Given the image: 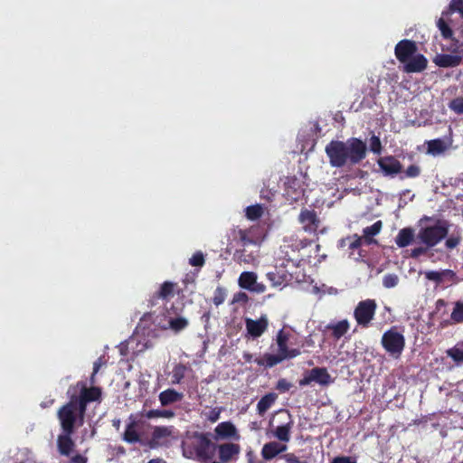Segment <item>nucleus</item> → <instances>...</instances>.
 I'll list each match as a JSON object with an SVG mask.
<instances>
[{"label":"nucleus","instance_id":"nucleus-1","mask_svg":"<svg viewBox=\"0 0 463 463\" xmlns=\"http://www.w3.org/2000/svg\"><path fill=\"white\" fill-rule=\"evenodd\" d=\"M96 374L92 372L90 385L85 381H78L67 390L68 402L57 411L56 416L61 433L57 436V451L61 456H70L75 447L73 435L85 423L88 407L92 403L102 402V388L96 386Z\"/></svg>","mask_w":463,"mask_h":463},{"label":"nucleus","instance_id":"nucleus-2","mask_svg":"<svg viewBox=\"0 0 463 463\" xmlns=\"http://www.w3.org/2000/svg\"><path fill=\"white\" fill-rule=\"evenodd\" d=\"M333 167H343L346 165L360 164L367 155V146L364 141L357 137H350L345 142L339 140L330 141L325 149Z\"/></svg>","mask_w":463,"mask_h":463},{"label":"nucleus","instance_id":"nucleus-3","mask_svg":"<svg viewBox=\"0 0 463 463\" xmlns=\"http://www.w3.org/2000/svg\"><path fill=\"white\" fill-rule=\"evenodd\" d=\"M211 437L210 432H187L181 442L183 456L201 463L211 461L216 451V444Z\"/></svg>","mask_w":463,"mask_h":463},{"label":"nucleus","instance_id":"nucleus-4","mask_svg":"<svg viewBox=\"0 0 463 463\" xmlns=\"http://www.w3.org/2000/svg\"><path fill=\"white\" fill-rule=\"evenodd\" d=\"M449 228L447 221L438 220L434 225L421 228L416 236L417 241L427 248H433L447 237Z\"/></svg>","mask_w":463,"mask_h":463},{"label":"nucleus","instance_id":"nucleus-5","mask_svg":"<svg viewBox=\"0 0 463 463\" xmlns=\"http://www.w3.org/2000/svg\"><path fill=\"white\" fill-rule=\"evenodd\" d=\"M381 344L386 353L393 358H399L405 348V337L396 326H392L383 334Z\"/></svg>","mask_w":463,"mask_h":463},{"label":"nucleus","instance_id":"nucleus-6","mask_svg":"<svg viewBox=\"0 0 463 463\" xmlns=\"http://www.w3.org/2000/svg\"><path fill=\"white\" fill-rule=\"evenodd\" d=\"M377 304L374 299L367 298L360 301L354 310V317L358 326L368 328L374 318Z\"/></svg>","mask_w":463,"mask_h":463},{"label":"nucleus","instance_id":"nucleus-7","mask_svg":"<svg viewBox=\"0 0 463 463\" xmlns=\"http://www.w3.org/2000/svg\"><path fill=\"white\" fill-rule=\"evenodd\" d=\"M362 245V240L358 234L347 236L338 241V247H347L349 258L355 261L363 260L366 256V251L361 249Z\"/></svg>","mask_w":463,"mask_h":463},{"label":"nucleus","instance_id":"nucleus-8","mask_svg":"<svg viewBox=\"0 0 463 463\" xmlns=\"http://www.w3.org/2000/svg\"><path fill=\"white\" fill-rule=\"evenodd\" d=\"M174 426H156L153 429L148 446L151 449L168 447L170 439L174 438Z\"/></svg>","mask_w":463,"mask_h":463},{"label":"nucleus","instance_id":"nucleus-9","mask_svg":"<svg viewBox=\"0 0 463 463\" xmlns=\"http://www.w3.org/2000/svg\"><path fill=\"white\" fill-rule=\"evenodd\" d=\"M317 383L320 385H328L331 383V376L325 367H315L306 371L303 378L298 381L299 386H307L311 383Z\"/></svg>","mask_w":463,"mask_h":463},{"label":"nucleus","instance_id":"nucleus-10","mask_svg":"<svg viewBox=\"0 0 463 463\" xmlns=\"http://www.w3.org/2000/svg\"><path fill=\"white\" fill-rule=\"evenodd\" d=\"M301 354L299 348H288L283 355H274L273 354L266 353L261 358L255 360V363L260 366L271 368L284 360L293 359Z\"/></svg>","mask_w":463,"mask_h":463},{"label":"nucleus","instance_id":"nucleus-11","mask_svg":"<svg viewBox=\"0 0 463 463\" xmlns=\"http://www.w3.org/2000/svg\"><path fill=\"white\" fill-rule=\"evenodd\" d=\"M298 222L302 229L309 234H317L321 221L316 211L304 208L298 215Z\"/></svg>","mask_w":463,"mask_h":463},{"label":"nucleus","instance_id":"nucleus-12","mask_svg":"<svg viewBox=\"0 0 463 463\" xmlns=\"http://www.w3.org/2000/svg\"><path fill=\"white\" fill-rule=\"evenodd\" d=\"M377 165L384 176L393 177L402 171V163L393 156L380 157Z\"/></svg>","mask_w":463,"mask_h":463},{"label":"nucleus","instance_id":"nucleus-13","mask_svg":"<svg viewBox=\"0 0 463 463\" xmlns=\"http://www.w3.org/2000/svg\"><path fill=\"white\" fill-rule=\"evenodd\" d=\"M417 51L418 46L414 41L403 39L395 45L394 54L401 63H405Z\"/></svg>","mask_w":463,"mask_h":463},{"label":"nucleus","instance_id":"nucleus-14","mask_svg":"<svg viewBox=\"0 0 463 463\" xmlns=\"http://www.w3.org/2000/svg\"><path fill=\"white\" fill-rule=\"evenodd\" d=\"M245 326L247 333L252 338H258L261 336L269 326V320L266 315H262L259 319H245Z\"/></svg>","mask_w":463,"mask_h":463},{"label":"nucleus","instance_id":"nucleus-15","mask_svg":"<svg viewBox=\"0 0 463 463\" xmlns=\"http://www.w3.org/2000/svg\"><path fill=\"white\" fill-rule=\"evenodd\" d=\"M219 459L227 463L235 460L241 453V446L237 443L226 442L216 445Z\"/></svg>","mask_w":463,"mask_h":463},{"label":"nucleus","instance_id":"nucleus-16","mask_svg":"<svg viewBox=\"0 0 463 463\" xmlns=\"http://www.w3.org/2000/svg\"><path fill=\"white\" fill-rule=\"evenodd\" d=\"M122 439L128 444L141 442L139 422L136 420L132 415L129 417V421L126 425L125 431L122 434Z\"/></svg>","mask_w":463,"mask_h":463},{"label":"nucleus","instance_id":"nucleus-17","mask_svg":"<svg viewBox=\"0 0 463 463\" xmlns=\"http://www.w3.org/2000/svg\"><path fill=\"white\" fill-rule=\"evenodd\" d=\"M214 432L217 439H232L234 440H239L241 439L235 425L231 421H222L219 423L215 427Z\"/></svg>","mask_w":463,"mask_h":463},{"label":"nucleus","instance_id":"nucleus-18","mask_svg":"<svg viewBox=\"0 0 463 463\" xmlns=\"http://www.w3.org/2000/svg\"><path fill=\"white\" fill-rule=\"evenodd\" d=\"M403 64L404 71L407 73L421 72L427 68L428 60L423 54L415 53Z\"/></svg>","mask_w":463,"mask_h":463},{"label":"nucleus","instance_id":"nucleus-19","mask_svg":"<svg viewBox=\"0 0 463 463\" xmlns=\"http://www.w3.org/2000/svg\"><path fill=\"white\" fill-rule=\"evenodd\" d=\"M257 249L243 248L238 249L233 254V260L239 264L254 265L258 258Z\"/></svg>","mask_w":463,"mask_h":463},{"label":"nucleus","instance_id":"nucleus-20","mask_svg":"<svg viewBox=\"0 0 463 463\" xmlns=\"http://www.w3.org/2000/svg\"><path fill=\"white\" fill-rule=\"evenodd\" d=\"M256 229L250 228L246 230H239V243L243 248H250L253 249L259 248V238L256 236Z\"/></svg>","mask_w":463,"mask_h":463},{"label":"nucleus","instance_id":"nucleus-21","mask_svg":"<svg viewBox=\"0 0 463 463\" xmlns=\"http://www.w3.org/2000/svg\"><path fill=\"white\" fill-rule=\"evenodd\" d=\"M427 153L434 156H439L446 152L452 145V138L449 137L448 140L441 138H435L427 141Z\"/></svg>","mask_w":463,"mask_h":463},{"label":"nucleus","instance_id":"nucleus-22","mask_svg":"<svg viewBox=\"0 0 463 463\" xmlns=\"http://www.w3.org/2000/svg\"><path fill=\"white\" fill-rule=\"evenodd\" d=\"M433 62L440 68H454L462 63V57L459 55L439 53L433 58Z\"/></svg>","mask_w":463,"mask_h":463},{"label":"nucleus","instance_id":"nucleus-23","mask_svg":"<svg viewBox=\"0 0 463 463\" xmlns=\"http://www.w3.org/2000/svg\"><path fill=\"white\" fill-rule=\"evenodd\" d=\"M175 283L171 281H165L159 288V289L152 296L150 302L151 305L156 304V299L168 300L175 296Z\"/></svg>","mask_w":463,"mask_h":463},{"label":"nucleus","instance_id":"nucleus-24","mask_svg":"<svg viewBox=\"0 0 463 463\" xmlns=\"http://www.w3.org/2000/svg\"><path fill=\"white\" fill-rule=\"evenodd\" d=\"M287 449L286 445L280 444L276 441H271L269 443H266L262 449H261V455L264 459L269 460L275 458L279 453L285 451Z\"/></svg>","mask_w":463,"mask_h":463},{"label":"nucleus","instance_id":"nucleus-25","mask_svg":"<svg viewBox=\"0 0 463 463\" xmlns=\"http://www.w3.org/2000/svg\"><path fill=\"white\" fill-rule=\"evenodd\" d=\"M428 280L436 282L438 285L442 283L445 279L452 280L456 277V273L451 269H443L441 271L428 270L424 273Z\"/></svg>","mask_w":463,"mask_h":463},{"label":"nucleus","instance_id":"nucleus-26","mask_svg":"<svg viewBox=\"0 0 463 463\" xmlns=\"http://www.w3.org/2000/svg\"><path fill=\"white\" fill-rule=\"evenodd\" d=\"M461 323H463V300H458L454 303V307L450 314V319L442 322L441 326L444 327L449 325Z\"/></svg>","mask_w":463,"mask_h":463},{"label":"nucleus","instance_id":"nucleus-27","mask_svg":"<svg viewBox=\"0 0 463 463\" xmlns=\"http://www.w3.org/2000/svg\"><path fill=\"white\" fill-rule=\"evenodd\" d=\"M350 325L347 319H343L335 324H328L326 328L332 331L331 335L338 340L349 330Z\"/></svg>","mask_w":463,"mask_h":463},{"label":"nucleus","instance_id":"nucleus-28","mask_svg":"<svg viewBox=\"0 0 463 463\" xmlns=\"http://www.w3.org/2000/svg\"><path fill=\"white\" fill-rule=\"evenodd\" d=\"M184 395L174 389H167L160 392L159 401L162 406H167L176 402H180Z\"/></svg>","mask_w":463,"mask_h":463},{"label":"nucleus","instance_id":"nucleus-29","mask_svg":"<svg viewBox=\"0 0 463 463\" xmlns=\"http://www.w3.org/2000/svg\"><path fill=\"white\" fill-rule=\"evenodd\" d=\"M257 274L253 271H243L238 279V284L241 288L253 290L257 281Z\"/></svg>","mask_w":463,"mask_h":463},{"label":"nucleus","instance_id":"nucleus-30","mask_svg":"<svg viewBox=\"0 0 463 463\" xmlns=\"http://www.w3.org/2000/svg\"><path fill=\"white\" fill-rule=\"evenodd\" d=\"M277 398L278 395L274 392H269L262 396L257 404V411L259 415L263 416L276 402Z\"/></svg>","mask_w":463,"mask_h":463},{"label":"nucleus","instance_id":"nucleus-31","mask_svg":"<svg viewBox=\"0 0 463 463\" xmlns=\"http://www.w3.org/2000/svg\"><path fill=\"white\" fill-rule=\"evenodd\" d=\"M290 337V334L286 332L284 329H280L278 331L276 335V344L278 345V354H273L274 355H283L285 352L288 349V343Z\"/></svg>","mask_w":463,"mask_h":463},{"label":"nucleus","instance_id":"nucleus-32","mask_svg":"<svg viewBox=\"0 0 463 463\" xmlns=\"http://www.w3.org/2000/svg\"><path fill=\"white\" fill-rule=\"evenodd\" d=\"M413 237V231L411 228H404L399 232L395 241L400 248H404L411 243Z\"/></svg>","mask_w":463,"mask_h":463},{"label":"nucleus","instance_id":"nucleus-33","mask_svg":"<svg viewBox=\"0 0 463 463\" xmlns=\"http://www.w3.org/2000/svg\"><path fill=\"white\" fill-rule=\"evenodd\" d=\"M293 426V420H290L288 423L277 427L275 430V437L283 442H288L290 439V431Z\"/></svg>","mask_w":463,"mask_h":463},{"label":"nucleus","instance_id":"nucleus-34","mask_svg":"<svg viewBox=\"0 0 463 463\" xmlns=\"http://www.w3.org/2000/svg\"><path fill=\"white\" fill-rule=\"evenodd\" d=\"M462 341L458 342L455 346L447 350V355L450 357L456 364H463V345Z\"/></svg>","mask_w":463,"mask_h":463},{"label":"nucleus","instance_id":"nucleus-35","mask_svg":"<svg viewBox=\"0 0 463 463\" xmlns=\"http://www.w3.org/2000/svg\"><path fill=\"white\" fill-rule=\"evenodd\" d=\"M175 412L171 410H149L146 412L145 416L147 419L165 418L171 419L175 417Z\"/></svg>","mask_w":463,"mask_h":463},{"label":"nucleus","instance_id":"nucleus-36","mask_svg":"<svg viewBox=\"0 0 463 463\" xmlns=\"http://www.w3.org/2000/svg\"><path fill=\"white\" fill-rule=\"evenodd\" d=\"M246 217L249 220L255 221L260 219L263 214V208L260 204L250 205L245 210Z\"/></svg>","mask_w":463,"mask_h":463},{"label":"nucleus","instance_id":"nucleus-37","mask_svg":"<svg viewBox=\"0 0 463 463\" xmlns=\"http://www.w3.org/2000/svg\"><path fill=\"white\" fill-rule=\"evenodd\" d=\"M437 26L440 31L441 36L444 39L449 40L453 37V30L450 28V26L448 24V23L445 21L443 17H440L437 21Z\"/></svg>","mask_w":463,"mask_h":463},{"label":"nucleus","instance_id":"nucleus-38","mask_svg":"<svg viewBox=\"0 0 463 463\" xmlns=\"http://www.w3.org/2000/svg\"><path fill=\"white\" fill-rule=\"evenodd\" d=\"M186 366L183 364H176L173 369L172 383L178 384L184 378Z\"/></svg>","mask_w":463,"mask_h":463},{"label":"nucleus","instance_id":"nucleus-39","mask_svg":"<svg viewBox=\"0 0 463 463\" xmlns=\"http://www.w3.org/2000/svg\"><path fill=\"white\" fill-rule=\"evenodd\" d=\"M169 326L175 332H179L188 326V321L184 317L171 318L169 320Z\"/></svg>","mask_w":463,"mask_h":463},{"label":"nucleus","instance_id":"nucleus-40","mask_svg":"<svg viewBox=\"0 0 463 463\" xmlns=\"http://www.w3.org/2000/svg\"><path fill=\"white\" fill-rule=\"evenodd\" d=\"M449 12H443L442 15H447L450 13H458L460 17L463 18V0H451L449 5Z\"/></svg>","mask_w":463,"mask_h":463},{"label":"nucleus","instance_id":"nucleus-41","mask_svg":"<svg viewBox=\"0 0 463 463\" xmlns=\"http://www.w3.org/2000/svg\"><path fill=\"white\" fill-rule=\"evenodd\" d=\"M226 297V289L222 287H217L213 293V303L218 307L225 301Z\"/></svg>","mask_w":463,"mask_h":463},{"label":"nucleus","instance_id":"nucleus-42","mask_svg":"<svg viewBox=\"0 0 463 463\" xmlns=\"http://www.w3.org/2000/svg\"><path fill=\"white\" fill-rule=\"evenodd\" d=\"M382 228H383L382 221H377L371 226H367V227L364 228L363 234L374 237L380 233Z\"/></svg>","mask_w":463,"mask_h":463},{"label":"nucleus","instance_id":"nucleus-43","mask_svg":"<svg viewBox=\"0 0 463 463\" xmlns=\"http://www.w3.org/2000/svg\"><path fill=\"white\" fill-rule=\"evenodd\" d=\"M449 108L458 115H463V97H457L449 103Z\"/></svg>","mask_w":463,"mask_h":463},{"label":"nucleus","instance_id":"nucleus-44","mask_svg":"<svg viewBox=\"0 0 463 463\" xmlns=\"http://www.w3.org/2000/svg\"><path fill=\"white\" fill-rule=\"evenodd\" d=\"M205 263L204 255L202 251H196L189 260V264L194 267H203Z\"/></svg>","mask_w":463,"mask_h":463},{"label":"nucleus","instance_id":"nucleus-45","mask_svg":"<svg viewBox=\"0 0 463 463\" xmlns=\"http://www.w3.org/2000/svg\"><path fill=\"white\" fill-rule=\"evenodd\" d=\"M399 282V278L396 274H386L383 278V285L387 288H394Z\"/></svg>","mask_w":463,"mask_h":463},{"label":"nucleus","instance_id":"nucleus-46","mask_svg":"<svg viewBox=\"0 0 463 463\" xmlns=\"http://www.w3.org/2000/svg\"><path fill=\"white\" fill-rule=\"evenodd\" d=\"M421 174V168L417 165H409L404 171V175L407 178H416Z\"/></svg>","mask_w":463,"mask_h":463},{"label":"nucleus","instance_id":"nucleus-47","mask_svg":"<svg viewBox=\"0 0 463 463\" xmlns=\"http://www.w3.org/2000/svg\"><path fill=\"white\" fill-rule=\"evenodd\" d=\"M369 146H370V150L373 153L377 154V155L381 154L382 149H383L380 138L374 135L370 138Z\"/></svg>","mask_w":463,"mask_h":463},{"label":"nucleus","instance_id":"nucleus-48","mask_svg":"<svg viewBox=\"0 0 463 463\" xmlns=\"http://www.w3.org/2000/svg\"><path fill=\"white\" fill-rule=\"evenodd\" d=\"M267 279L271 282L272 286H280L284 281V277L280 276L277 271L267 273Z\"/></svg>","mask_w":463,"mask_h":463},{"label":"nucleus","instance_id":"nucleus-49","mask_svg":"<svg viewBox=\"0 0 463 463\" xmlns=\"http://www.w3.org/2000/svg\"><path fill=\"white\" fill-rule=\"evenodd\" d=\"M74 448H76V446ZM74 450L75 449H73L70 456H65L66 458H70L69 463H88V458L86 456L80 453L72 455Z\"/></svg>","mask_w":463,"mask_h":463},{"label":"nucleus","instance_id":"nucleus-50","mask_svg":"<svg viewBox=\"0 0 463 463\" xmlns=\"http://www.w3.org/2000/svg\"><path fill=\"white\" fill-rule=\"evenodd\" d=\"M292 387V383H289L287 379L285 378H281L278 381L277 383V385H276V389L279 392H288L290 390V388Z\"/></svg>","mask_w":463,"mask_h":463},{"label":"nucleus","instance_id":"nucleus-51","mask_svg":"<svg viewBox=\"0 0 463 463\" xmlns=\"http://www.w3.org/2000/svg\"><path fill=\"white\" fill-rule=\"evenodd\" d=\"M460 242L459 236H451L446 240L445 245L448 249L452 250L456 248Z\"/></svg>","mask_w":463,"mask_h":463},{"label":"nucleus","instance_id":"nucleus-52","mask_svg":"<svg viewBox=\"0 0 463 463\" xmlns=\"http://www.w3.org/2000/svg\"><path fill=\"white\" fill-rule=\"evenodd\" d=\"M429 249L430 248H427V246H425V247H422V246L416 247V248L411 250V256L412 258H419L420 256L424 255Z\"/></svg>","mask_w":463,"mask_h":463},{"label":"nucleus","instance_id":"nucleus-53","mask_svg":"<svg viewBox=\"0 0 463 463\" xmlns=\"http://www.w3.org/2000/svg\"><path fill=\"white\" fill-rule=\"evenodd\" d=\"M284 458L287 463H307V461L300 460L293 453H288V454L284 455Z\"/></svg>","mask_w":463,"mask_h":463},{"label":"nucleus","instance_id":"nucleus-54","mask_svg":"<svg viewBox=\"0 0 463 463\" xmlns=\"http://www.w3.org/2000/svg\"><path fill=\"white\" fill-rule=\"evenodd\" d=\"M360 239L362 240V244L365 245H372V244H377V241L369 235H362L360 236Z\"/></svg>","mask_w":463,"mask_h":463},{"label":"nucleus","instance_id":"nucleus-55","mask_svg":"<svg viewBox=\"0 0 463 463\" xmlns=\"http://www.w3.org/2000/svg\"><path fill=\"white\" fill-rule=\"evenodd\" d=\"M331 463H356V461L350 457H337Z\"/></svg>","mask_w":463,"mask_h":463},{"label":"nucleus","instance_id":"nucleus-56","mask_svg":"<svg viewBox=\"0 0 463 463\" xmlns=\"http://www.w3.org/2000/svg\"><path fill=\"white\" fill-rule=\"evenodd\" d=\"M303 347L304 346H307V347H314L315 346V341L313 339V335H308L303 341L302 345H301Z\"/></svg>","mask_w":463,"mask_h":463},{"label":"nucleus","instance_id":"nucleus-57","mask_svg":"<svg viewBox=\"0 0 463 463\" xmlns=\"http://www.w3.org/2000/svg\"><path fill=\"white\" fill-rule=\"evenodd\" d=\"M152 318L151 313H146L140 319V322L138 324L139 326H143L144 328L146 327V323Z\"/></svg>","mask_w":463,"mask_h":463},{"label":"nucleus","instance_id":"nucleus-58","mask_svg":"<svg viewBox=\"0 0 463 463\" xmlns=\"http://www.w3.org/2000/svg\"><path fill=\"white\" fill-rule=\"evenodd\" d=\"M104 364L103 362V358L102 357H99L98 358L94 364H93V372H94V374H97L100 369V367L102 366V364Z\"/></svg>","mask_w":463,"mask_h":463},{"label":"nucleus","instance_id":"nucleus-59","mask_svg":"<svg viewBox=\"0 0 463 463\" xmlns=\"http://www.w3.org/2000/svg\"><path fill=\"white\" fill-rule=\"evenodd\" d=\"M219 416H220V412H219V411H216L215 410H213V411H211V412H210V415H209L208 419H209L212 422H214V421H216V420L219 419Z\"/></svg>","mask_w":463,"mask_h":463},{"label":"nucleus","instance_id":"nucleus-60","mask_svg":"<svg viewBox=\"0 0 463 463\" xmlns=\"http://www.w3.org/2000/svg\"><path fill=\"white\" fill-rule=\"evenodd\" d=\"M247 458H248V463H263L261 461H259V460H255L254 459V456H253V453L251 451H249L247 453Z\"/></svg>","mask_w":463,"mask_h":463},{"label":"nucleus","instance_id":"nucleus-61","mask_svg":"<svg viewBox=\"0 0 463 463\" xmlns=\"http://www.w3.org/2000/svg\"><path fill=\"white\" fill-rule=\"evenodd\" d=\"M252 291H256V292H259V293H262L265 291V286L263 284H258L256 282L255 286H254V288Z\"/></svg>","mask_w":463,"mask_h":463},{"label":"nucleus","instance_id":"nucleus-62","mask_svg":"<svg viewBox=\"0 0 463 463\" xmlns=\"http://www.w3.org/2000/svg\"><path fill=\"white\" fill-rule=\"evenodd\" d=\"M147 463H167V462L163 458H156L150 459Z\"/></svg>","mask_w":463,"mask_h":463},{"label":"nucleus","instance_id":"nucleus-63","mask_svg":"<svg viewBox=\"0 0 463 463\" xmlns=\"http://www.w3.org/2000/svg\"><path fill=\"white\" fill-rule=\"evenodd\" d=\"M446 306V301L444 299H438L437 302H436V307L437 308L440 307H445Z\"/></svg>","mask_w":463,"mask_h":463},{"label":"nucleus","instance_id":"nucleus-64","mask_svg":"<svg viewBox=\"0 0 463 463\" xmlns=\"http://www.w3.org/2000/svg\"><path fill=\"white\" fill-rule=\"evenodd\" d=\"M112 425L114 428H116L117 430L119 429L120 427V420L117 419V420H113L112 421Z\"/></svg>","mask_w":463,"mask_h":463}]
</instances>
